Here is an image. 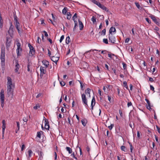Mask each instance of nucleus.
Here are the masks:
<instances>
[{
    "label": "nucleus",
    "instance_id": "1",
    "mask_svg": "<svg viewBox=\"0 0 160 160\" xmlns=\"http://www.w3.org/2000/svg\"><path fill=\"white\" fill-rule=\"evenodd\" d=\"M7 88H15V83L12 82V80L9 77H7Z\"/></svg>",
    "mask_w": 160,
    "mask_h": 160
},
{
    "label": "nucleus",
    "instance_id": "2",
    "mask_svg": "<svg viewBox=\"0 0 160 160\" xmlns=\"http://www.w3.org/2000/svg\"><path fill=\"white\" fill-rule=\"evenodd\" d=\"M15 88H7V94L8 97L12 99L14 95V90Z\"/></svg>",
    "mask_w": 160,
    "mask_h": 160
},
{
    "label": "nucleus",
    "instance_id": "3",
    "mask_svg": "<svg viewBox=\"0 0 160 160\" xmlns=\"http://www.w3.org/2000/svg\"><path fill=\"white\" fill-rule=\"evenodd\" d=\"M0 99L1 101V106L3 108L4 104V91L3 89L1 90L0 94Z\"/></svg>",
    "mask_w": 160,
    "mask_h": 160
},
{
    "label": "nucleus",
    "instance_id": "4",
    "mask_svg": "<svg viewBox=\"0 0 160 160\" xmlns=\"http://www.w3.org/2000/svg\"><path fill=\"white\" fill-rule=\"evenodd\" d=\"M17 42L16 45L17 48L16 49V52L17 56H19L20 55L22 49L21 48V43L19 42V40H17Z\"/></svg>",
    "mask_w": 160,
    "mask_h": 160
},
{
    "label": "nucleus",
    "instance_id": "5",
    "mask_svg": "<svg viewBox=\"0 0 160 160\" xmlns=\"http://www.w3.org/2000/svg\"><path fill=\"white\" fill-rule=\"evenodd\" d=\"M82 99L83 104L86 108H88V104L87 100L86 98V95L84 94H82Z\"/></svg>",
    "mask_w": 160,
    "mask_h": 160
},
{
    "label": "nucleus",
    "instance_id": "6",
    "mask_svg": "<svg viewBox=\"0 0 160 160\" xmlns=\"http://www.w3.org/2000/svg\"><path fill=\"white\" fill-rule=\"evenodd\" d=\"M116 38L112 34H109V41L112 43H115L116 42Z\"/></svg>",
    "mask_w": 160,
    "mask_h": 160
},
{
    "label": "nucleus",
    "instance_id": "7",
    "mask_svg": "<svg viewBox=\"0 0 160 160\" xmlns=\"http://www.w3.org/2000/svg\"><path fill=\"white\" fill-rule=\"evenodd\" d=\"M28 45L30 49V52L29 53V55L30 56H32L35 53L34 48L30 43H28Z\"/></svg>",
    "mask_w": 160,
    "mask_h": 160
},
{
    "label": "nucleus",
    "instance_id": "8",
    "mask_svg": "<svg viewBox=\"0 0 160 160\" xmlns=\"http://www.w3.org/2000/svg\"><path fill=\"white\" fill-rule=\"evenodd\" d=\"M59 55H56L55 56H52L51 57V60L53 61V62H55L56 64H57V62L58 61L59 59Z\"/></svg>",
    "mask_w": 160,
    "mask_h": 160
},
{
    "label": "nucleus",
    "instance_id": "9",
    "mask_svg": "<svg viewBox=\"0 0 160 160\" xmlns=\"http://www.w3.org/2000/svg\"><path fill=\"white\" fill-rule=\"evenodd\" d=\"M12 41V38L7 37L6 43V47L7 49H8L11 44Z\"/></svg>",
    "mask_w": 160,
    "mask_h": 160
},
{
    "label": "nucleus",
    "instance_id": "10",
    "mask_svg": "<svg viewBox=\"0 0 160 160\" xmlns=\"http://www.w3.org/2000/svg\"><path fill=\"white\" fill-rule=\"evenodd\" d=\"M13 28L14 27L12 25V23H10V26L9 27V29L8 31V33L9 34L10 36L12 38V37L13 32Z\"/></svg>",
    "mask_w": 160,
    "mask_h": 160
},
{
    "label": "nucleus",
    "instance_id": "11",
    "mask_svg": "<svg viewBox=\"0 0 160 160\" xmlns=\"http://www.w3.org/2000/svg\"><path fill=\"white\" fill-rule=\"evenodd\" d=\"M46 68L45 67H43L42 66L40 67V77H42L44 74H45L46 72Z\"/></svg>",
    "mask_w": 160,
    "mask_h": 160
},
{
    "label": "nucleus",
    "instance_id": "12",
    "mask_svg": "<svg viewBox=\"0 0 160 160\" xmlns=\"http://www.w3.org/2000/svg\"><path fill=\"white\" fill-rule=\"evenodd\" d=\"M45 125L44 128L47 130H49V122H48V120L46 118L45 119L44 122Z\"/></svg>",
    "mask_w": 160,
    "mask_h": 160
},
{
    "label": "nucleus",
    "instance_id": "13",
    "mask_svg": "<svg viewBox=\"0 0 160 160\" xmlns=\"http://www.w3.org/2000/svg\"><path fill=\"white\" fill-rule=\"evenodd\" d=\"M15 63V71L16 72H18L20 67L17 61H16Z\"/></svg>",
    "mask_w": 160,
    "mask_h": 160
},
{
    "label": "nucleus",
    "instance_id": "14",
    "mask_svg": "<svg viewBox=\"0 0 160 160\" xmlns=\"http://www.w3.org/2000/svg\"><path fill=\"white\" fill-rule=\"evenodd\" d=\"M2 134H3V135L4 134V132L5 130V128H6V123H5V121L4 120H3L2 121Z\"/></svg>",
    "mask_w": 160,
    "mask_h": 160
},
{
    "label": "nucleus",
    "instance_id": "15",
    "mask_svg": "<svg viewBox=\"0 0 160 160\" xmlns=\"http://www.w3.org/2000/svg\"><path fill=\"white\" fill-rule=\"evenodd\" d=\"M52 55L53 56L56 55H59L58 53V48L57 47L56 48H55V49H53L52 52Z\"/></svg>",
    "mask_w": 160,
    "mask_h": 160
},
{
    "label": "nucleus",
    "instance_id": "16",
    "mask_svg": "<svg viewBox=\"0 0 160 160\" xmlns=\"http://www.w3.org/2000/svg\"><path fill=\"white\" fill-rule=\"evenodd\" d=\"M97 6H98L100 8H101L102 10H105L106 11H107V8L102 4L99 2V3H98V4Z\"/></svg>",
    "mask_w": 160,
    "mask_h": 160
},
{
    "label": "nucleus",
    "instance_id": "17",
    "mask_svg": "<svg viewBox=\"0 0 160 160\" xmlns=\"http://www.w3.org/2000/svg\"><path fill=\"white\" fill-rule=\"evenodd\" d=\"M90 91H91V89L89 88H88L85 91V94L87 96H88L89 97V98L91 97V96H90Z\"/></svg>",
    "mask_w": 160,
    "mask_h": 160
},
{
    "label": "nucleus",
    "instance_id": "18",
    "mask_svg": "<svg viewBox=\"0 0 160 160\" xmlns=\"http://www.w3.org/2000/svg\"><path fill=\"white\" fill-rule=\"evenodd\" d=\"M150 17L155 23H156L157 24H159L158 22L157 21L156 18L154 16L151 15Z\"/></svg>",
    "mask_w": 160,
    "mask_h": 160
},
{
    "label": "nucleus",
    "instance_id": "19",
    "mask_svg": "<svg viewBox=\"0 0 160 160\" xmlns=\"http://www.w3.org/2000/svg\"><path fill=\"white\" fill-rule=\"evenodd\" d=\"M42 62L45 65L46 68H47L49 65V62L46 60H43L42 61Z\"/></svg>",
    "mask_w": 160,
    "mask_h": 160
},
{
    "label": "nucleus",
    "instance_id": "20",
    "mask_svg": "<svg viewBox=\"0 0 160 160\" xmlns=\"http://www.w3.org/2000/svg\"><path fill=\"white\" fill-rule=\"evenodd\" d=\"M78 22L79 23V27L80 29V30H82L83 28V25L82 22L80 21L79 20H78Z\"/></svg>",
    "mask_w": 160,
    "mask_h": 160
},
{
    "label": "nucleus",
    "instance_id": "21",
    "mask_svg": "<svg viewBox=\"0 0 160 160\" xmlns=\"http://www.w3.org/2000/svg\"><path fill=\"white\" fill-rule=\"evenodd\" d=\"M116 32V29L114 27H112L110 28L109 30V34H112V32Z\"/></svg>",
    "mask_w": 160,
    "mask_h": 160
},
{
    "label": "nucleus",
    "instance_id": "22",
    "mask_svg": "<svg viewBox=\"0 0 160 160\" xmlns=\"http://www.w3.org/2000/svg\"><path fill=\"white\" fill-rule=\"evenodd\" d=\"M123 85L124 87L125 88L129 90V92L130 93V90L129 89L127 85V82H126V81H124L123 82Z\"/></svg>",
    "mask_w": 160,
    "mask_h": 160
},
{
    "label": "nucleus",
    "instance_id": "23",
    "mask_svg": "<svg viewBox=\"0 0 160 160\" xmlns=\"http://www.w3.org/2000/svg\"><path fill=\"white\" fill-rule=\"evenodd\" d=\"M95 100L94 96L92 97L91 103V106L95 105Z\"/></svg>",
    "mask_w": 160,
    "mask_h": 160
},
{
    "label": "nucleus",
    "instance_id": "24",
    "mask_svg": "<svg viewBox=\"0 0 160 160\" xmlns=\"http://www.w3.org/2000/svg\"><path fill=\"white\" fill-rule=\"evenodd\" d=\"M66 150L68 152V153L69 154H71L72 153V150L71 148H70L69 147H67L66 148Z\"/></svg>",
    "mask_w": 160,
    "mask_h": 160
},
{
    "label": "nucleus",
    "instance_id": "25",
    "mask_svg": "<svg viewBox=\"0 0 160 160\" xmlns=\"http://www.w3.org/2000/svg\"><path fill=\"white\" fill-rule=\"evenodd\" d=\"M81 122L83 126H85L87 123V120L86 119H82L81 120Z\"/></svg>",
    "mask_w": 160,
    "mask_h": 160
},
{
    "label": "nucleus",
    "instance_id": "26",
    "mask_svg": "<svg viewBox=\"0 0 160 160\" xmlns=\"http://www.w3.org/2000/svg\"><path fill=\"white\" fill-rule=\"evenodd\" d=\"M67 12V8L66 7H65L62 10V13L64 14H65Z\"/></svg>",
    "mask_w": 160,
    "mask_h": 160
},
{
    "label": "nucleus",
    "instance_id": "27",
    "mask_svg": "<svg viewBox=\"0 0 160 160\" xmlns=\"http://www.w3.org/2000/svg\"><path fill=\"white\" fill-rule=\"evenodd\" d=\"M70 38L69 36H68L67 37L66 39V43L67 44H68L70 42Z\"/></svg>",
    "mask_w": 160,
    "mask_h": 160
},
{
    "label": "nucleus",
    "instance_id": "28",
    "mask_svg": "<svg viewBox=\"0 0 160 160\" xmlns=\"http://www.w3.org/2000/svg\"><path fill=\"white\" fill-rule=\"evenodd\" d=\"M74 26L73 29V30L74 31L76 30L77 27V22L76 21H74Z\"/></svg>",
    "mask_w": 160,
    "mask_h": 160
},
{
    "label": "nucleus",
    "instance_id": "29",
    "mask_svg": "<svg viewBox=\"0 0 160 160\" xmlns=\"http://www.w3.org/2000/svg\"><path fill=\"white\" fill-rule=\"evenodd\" d=\"M5 52L4 51H2L0 56V58H4Z\"/></svg>",
    "mask_w": 160,
    "mask_h": 160
},
{
    "label": "nucleus",
    "instance_id": "30",
    "mask_svg": "<svg viewBox=\"0 0 160 160\" xmlns=\"http://www.w3.org/2000/svg\"><path fill=\"white\" fill-rule=\"evenodd\" d=\"M15 25L16 28H19V27L20 26V23L19 22H15Z\"/></svg>",
    "mask_w": 160,
    "mask_h": 160
},
{
    "label": "nucleus",
    "instance_id": "31",
    "mask_svg": "<svg viewBox=\"0 0 160 160\" xmlns=\"http://www.w3.org/2000/svg\"><path fill=\"white\" fill-rule=\"evenodd\" d=\"M92 21L94 23L96 22V18L94 16H92L91 19Z\"/></svg>",
    "mask_w": 160,
    "mask_h": 160
},
{
    "label": "nucleus",
    "instance_id": "32",
    "mask_svg": "<svg viewBox=\"0 0 160 160\" xmlns=\"http://www.w3.org/2000/svg\"><path fill=\"white\" fill-rule=\"evenodd\" d=\"M28 153L29 154V157H31L33 153L32 151L31 150H29L28 151Z\"/></svg>",
    "mask_w": 160,
    "mask_h": 160
},
{
    "label": "nucleus",
    "instance_id": "33",
    "mask_svg": "<svg viewBox=\"0 0 160 160\" xmlns=\"http://www.w3.org/2000/svg\"><path fill=\"white\" fill-rule=\"evenodd\" d=\"M91 1L94 4L97 5H98V3H99V2H98L96 0H91Z\"/></svg>",
    "mask_w": 160,
    "mask_h": 160
},
{
    "label": "nucleus",
    "instance_id": "34",
    "mask_svg": "<svg viewBox=\"0 0 160 160\" xmlns=\"http://www.w3.org/2000/svg\"><path fill=\"white\" fill-rule=\"evenodd\" d=\"M105 34H106V29H104L101 32V35L102 36H104L105 35Z\"/></svg>",
    "mask_w": 160,
    "mask_h": 160
},
{
    "label": "nucleus",
    "instance_id": "35",
    "mask_svg": "<svg viewBox=\"0 0 160 160\" xmlns=\"http://www.w3.org/2000/svg\"><path fill=\"white\" fill-rule=\"evenodd\" d=\"M60 83L61 86H63L65 85V83L64 82L62 81H59Z\"/></svg>",
    "mask_w": 160,
    "mask_h": 160
},
{
    "label": "nucleus",
    "instance_id": "36",
    "mask_svg": "<svg viewBox=\"0 0 160 160\" xmlns=\"http://www.w3.org/2000/svg\"><path fill=\"white\" fill-rule=\"evenodd\" d=\"M41 132H42L41 131V132H38L37 133V136L39 138H41Z\"/></svg>",
    "mask_w": 160,
    "mask_h": 160
},
{
    "label": "nucleus",
    "instance_id": "37",
    "mask_svg": "<svg viewBox=\"0 0 160 160\" xmlns=\"http://www.w3.org/2000/svg\"><path fill=\"white\" fill-rule=\"evenodd\" d=\"M121 149L122 150L125 152L126 151V148L125 146H122L121 147Z\"/></svg>",
    "mask_w": 160,
    "mask_h": 160
},
{
    "label": "nucleus",
    "instance_id": "38",
    "mask_svg": "<svg viewBox=\"0 0 160 160\" xmlns=\"http://www.w3.org/2000/svg\"><path fill=\"white\" fill-rule=\"evenodd\" d=\"M77 18V14L76 13H75L72 17V20L74 21Z\"/></svg>",
    "mask_w": 160,
    "mask_h": 160
},
{
    "label": "nucleus",
    "instance_id": "39",
    "mask_svg": "<svg viewBox=\"0 0 160 160\" xmlns=\"http://www.w3.org/2000/svg\"><path fill=\"white\" fill-rule=\"evenodd\" d=\"M122 64L123 65V69L124 70L127 69V65L124 62H122Z\"/></svg>",
    "mask_w": 160,
    "mask_h": 160
},
{
    "label": "nucleus",
    "instance_id": "40",
    "mask_svg": "<svg viewBox=\"0 0 160 160\" xmlns=\"http://www.w3.org/2000/svg\"><path fill=\"white\" fill-rule=\"evenodd\" d=\"M39 107H39V104H37L35 106L33 107V109L35 110H36L37 109H38V108H39Z\"/></svg>",
    "mask_w": 160,
    "mask_h": 160
},
{
    "label": "nucleus",
    "instance_id": "41",
    "mask_svg": "<svg viewBox=\"0 0 160 160\" xmlns=\"http://www.w3.org/2000/svg\"><path fill=\"white\" fill-rule=\"evenodd\" d=\"M129 145H130V151L131 152H132V149H133V147L132 144L130 142H129Z\"/></svg>",
    "mask_w": 160,
    "mask_h": 160
},
{
    "label": "nucleus",
    "instance_id": "42",
    "mask_svg": "<svg viewBox=\"0 0 160 160\" xmlns=\"http://www.w3.org/2000/svg\"><path fill=\"white\" fill-rule=\"evenodd\" d=\"M103 42H104V43H105L106 44L108 43V40L107 39L104 38L103 39Z\"/></svg>",
    "mask_w": 160,
    "mask_h": 160
},
{
    "label": "nucleus",
    "instance_id": "43",
    "mask_svg": "<svg viewBox=\"0 0 160 160\" xmlns=\"http://www.w3.org/2000/svg\"><path fill=\"white\" fill-rule=\"evenodd\" d=\"M135 4L136 6L138 8V9H139L140 8V6L139 5V3L137 2H135Z\"/></svg>",
    "mask_w": 160,
    "mask_h": 160
},
{
    "label": "nucleus",
    "instance_id": "44",
    "mask_svg": "<svg viewBox=\"0 0 160 160\" xmlns=\"http://www.w3.org/2000/svg\"><path fill=\"white\" fill-rule=\"evenodd\" d=\"M64 38V35H62L60 39L59 40V42H60V43H61L62 42V41L63 40Z\"/></svg>",
    "mask_w": 160,
    "mask_h": 160
},
{
    "label": "nucleus",
    "instance_id": "45",
    "mask_svg": "<svg viewBox=\"0 0 160 160\" xmlns=\"http://www.w3.org/2000/svg\"><path fill=\"white\" fill-rule=\"evenodd\" d=\"M150 88L151 90L153 91L154 92H155V91L154 90V88L152 85H150Z\"/></svg>",
    "mask_w": 160,
    "mask_h": 160
},
{
    "label": "nucleus",
    "instance_id": "46",
    "mask_svg": "<svg viewBox=\"0 0 160 160\" xmlns=\"http://www.w3.org/2000/svg\"><path fill=\"white\" fill-rule=\"evenodd\" d=\"M113 126H114L113 124H111L110 126H109L108 127V128L110 130H111L112 129V128L113 127Z\"/></svg>",
    "mask_w": 160,
    "mask_h": 160
},
{
    "label": "nucleus",
    "instance_id": "47",
    "mask_svg": "<svg viewBox=\"0 0 160 160\" xmlns=\"http://www.w3.org/2000/svg\"><path fill=\"white\" fill-rule=\"evenodd\" d=\"M145 19L146 21L148 22V23H151V20H150L148 18H146Z\"/></svg>",
    "mask_w": 160,
    "mask_h": 160
},
{
    "label": "nucleus",
    "instance_id": "48",
    "mask_svg": "<svg viewBox=\"0 0 160 160\" xmlns=\"http://www.w3.org/2000/svg\"><path fill=\"white\" fill-rule=\"evenodd\" d=\"M68 121L69 123L70 124V125H72V123L71 122V121H70V118H68Z\"/></svg>",
    "mask_w": 160,
    "mask_h": 160
},
{
    "label": "nucleus",
    "instance_id": "49",
    "mask_svg": "<svg viewBox=\"0 0 160 160\" xmlns=\"http://www.w3.org/2000/svg\"><path fill=\"white\" fill-rule=\"evenodd\" d=\"M16 123H17V127L18 128V130H19V128H20L19 123V122H17Z\"/></svg>",
    "mask_w": 160,
    "mask_h": 160
},
{
    "label": "nucleus",
    "instance_id": "50",
    "mask_svg": "<svg viewBox=\"0 0 160 160\" xmlns=\"http://www.w3.org/2000/svg\"><path fill=\"white\" fill-rule=\"evenodd\" d=\"M130 40V38H127L125 41V43H128V42Z\"/></svg>",
    "mask_w": 160,
    "mask_h": 160
},
{
    "label": "nucleus",
    "instance_id": "51",
    "mask_svg": "<svg viewBox=\"0 0 160 160\" xmlns=\"http://www.w3.org/2000/svg\"><path fill=\"white\" fill-rule=\"evenodd\" d=\"M43 32L44 33L45 36L46 37H48V34L47 32L45 31H43Z\"/></svg>",
    "mask_w": 160,
    "mask_h": 160
},
{
    "label": "nucleus",
    "instance_id": "52",
    "mask_svg": "<svg viewBox=\"0 0 160 160\" xmlns=\"http://www.w3.org/2000/svg\"><path fill=\"white\" fill-rule=\"evenodd\" d=\"M39 158H40L41 159L42 158L43 156H42V153L41 152H40V153L39 154Z\"/></svg>",
    "mask_w": 160,
    "mask_h": 160
},
{
    "label": "nucleus",
    "instance_id": "53",
    "mask_svg": "<svg viewBox=\"0 0 160 160\" xmlns=\"http://www.w3.org/2000/svg\"><path fill=\"white\" fill-rule=\"evenodd\" d=\"M145 100L146 101L147 104H148V106H150V102L149 101L148 99H145Z\"/></svg>",
    "mask_w": 160,
    "mask_h": 160
},
{
    "label": "nucleus",
    "instance_id": "54",
    "mask_svg": "<svg viewBox=\"0 0 160 160\" xmlns=\"http://www.w3.org/2000/svg\"><path fill=\"white\" fill-rule=\"evenodd\" d=\"M108 57L109 58H112V56H114V55L113 54H108Z\"/></svg>",
    "mask_w": 160,
    "mask_h": 160
},
{
    "label": "nucleus",
    "instance_id": "55",
    "mask_svg": "<svg viewBox=\"0 0 160 160\" xmlns=\"http://www.w3.org/2000/svg\"><path fill=\"white\" fill-rule=\"evenodd\" d=\"M132 105V103L131 102H128L127 104V106L128 107L131 106Z\"/></svg>",
    "mask_w": 160,
    "mask_h": 160
},
{
    "label": "nucleus",
    "instance_id": "56",
    "mask_svg": "<svg viewBox=\"0 0 160 160\" xmlns=\"http://www.w3.org/2000/svg\"><path fill=\"white\" fill-rule=\"evenodd\" d=\"M1 62L2 63H4L5 62V58H0Z\"/></svg>",
    "mask_w": 160,
    "mask_h": 160
},
{
    "label": "nucleus",
    "instance_id": "57",
    "mask_svg": "<svg viewBox=\"0 0 160 160\" xmlns=\"http://www.w3.org/2000/svg\"><path fill=\"white\" fill-rule=\"evenodd\" d=\"M112 70L113 71L114 73L115 74H116V70L115 68H112Z\"/></svg>",
    "mask_w": 160,
    "mask_h": 160
},
{
    "label": "nucleus",
    "instance_id": "58",
    "mask_svg": "<svg viewBox=\"0 0 160 160\" xmlns=\"http://www.w3.org/2000/svg\"><path fill=\"white\" fill-rule=\"evenodd\" d=\"M25 148V146L24 144H23L22 145L21 147V151H22Z\"/></svg>",
    "mask_w": 160,
    "mask_h": 160
},
{
    "label": "nucleus",
    "instance_id": "59",
    "mask_svg": "<svg viewBox=\"0 0 160 160\" xmlns=\"http://www.w3.org/2000/svg\"><path fill=\"white\" fill-rule=\"evenodd\" d=\"M17 30L18 31V33L19 34H20L21 33H22V32H21V31L19 28H16Z\"/></svg>",
    "mask_w": 160,
    "mask_h": 160
},
{
    "label": "nucleus",
    "instance_id": "60",
    "mask_svg": "<svg viewBox=\"0 0 160 160\" xmlns=\"http://www.w3.org/2000/svg\"><path fill=\"white\" fill-rule=\"evenodd\" d=\"M23 121L24 122H27V121H28V119L26 117H24L23 118Z\"/></svg>",
    "mask_w": 160,
    "mask_h": 160
},
{
    "label": "nucleus",
    "instance_id": "61",
    "mask_svg": "<svg viewBox=\"0 0 160 160\" xmlns=\"http://www.w3.org/2000/svg\"><path fill=\"white\" fill-rule=\"evenodd\" d=\"M137 135L138 138H139L140 137V135L139 132L138 131L137 132Z\"/></svg>",
    "mask_w": 160,
    "mask_h": 160
},
{
    "label": "nucleus",
    "instance_id": "62",
    "mask_svg": "<svg viewBox=\"0 0 160 160\" xmlns=\"http://www.w3.org/2000/svg\"><path fill=\"white\" fill-rule=\"evenodd\" d=\"M48 55L49 57H51V56H50L51 55V53L49 49H48Z\"/></svg>",
    "mask_w": 160,
    "mask_h": 160
},
{
    "label": "nucleus",
    "instance_id": "63",
    "mask_svg": "<svg viewBox=\"0 0 160 160\" xmlns=\"http://www.w3.org/2000/svg\"><path fill=\"white\" fill-rule=\"evenodd\" d=\"M29 67H30L29 64H28L27 65V68H28L27 70L28 72H29L30 71Z\"/></svg>",
    "mask_w": 160,
    "mask_h": 160
},
{
    "label": "nucleus",
    "instance_id": "64",
    "mask_svg": "<svg viewBox=\"0 0 160 160\" xmlns=\"http://www.w3.org/2000/svg\"><path fill=\"white\" fill-rule=\"evenodd\" d=\"M157 130L158 131L159 133H160V128L158 127L157 126Z\"/></svg>",
    "mask_w": 160,
    "mask_h": 160
}]
</instances>
